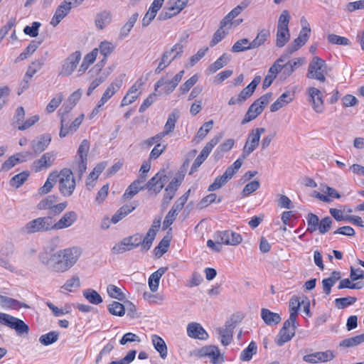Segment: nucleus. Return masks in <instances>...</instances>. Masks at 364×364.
I'll use <instances>...</instances> for the list:
<instances>
[{
	"instance_id": "obj_33",
	"label": "nucleus",
	"mask_w": 364,
	"mask_h": 364,
	"mask_svg": "<svg viewBox=\"0 0 364 364\" xmlns=\"http://www.w3.org/2000/svg\"><path fill=\"white\" fill-rule=\"evenodd\" d=\"M270 37V31L267 29L262 28L260 30L255 38L250 42V48L252 49L259 48L264 44L267 39Z\"/></svg>"
},
{
	"instance_id": "obj_40",
	"label": "nucleus",
	"mask_w": 364,
	"mask_h": 364,
	"mask_svg": "<svg viewBox=\"0 0 364 364\" xmlns=\"http://www.w3.org/2000/svg\"><path fill=\"white\" fill-rule=\"evenodd\" d=\"M178 117V113L174 111L168 115V119L164 125V129L161 132V134H164V136L173 131Z\"/></svg>"
},
{
	"instance_id": "obj_59",
	"label": "nucleus",
	"mask_w": 364,
	"mask_h": 364,
	"mask_svg": "<svg viewBox=\"0 0 364 364\" xmlns=\"http://www.w3.org/2000/svg\"><path fill=\"white\" fill-rule=\"evenodd\" d=\"M198 76L197 74L191 77L187 80L183 85L179 87V92L181 95H185L198 82Z\"/></svg>"
},
{
	"instance_id": "obj_44",
	"label": "nucleus",
	"mask_w": 364,
	"mask_h": 364,
	"mask_svg": "<svg viewBox=\"0 0 364 364\" xmlns=\"http://www.w3.org/2000/svg\"><path fill=\"white\" fill-rule=\"evenodd\" d=\"M188 0H170L167 4V9L179 14L186 6Z\"/></svg>"
},
{
	"instance_id": "obj_16",
	"label": "nucleus",
	"mask_w": 364,
	"mask_h": 364,
	"mask_svg": "<svg viewBox=\"0 0 364 364\" xmlns=\"http://www.w3.org/2000/svg\"><path fill=\"white\" fill-rule=\"evenodd\" d=\"M236 323L237 321H234L233 318H231L225 322L224 328L220 327L216 329L217 333L221 338L220 341L223 346H228L231 343L232 331L235 328Z\"/></svg>"
},
{
	"instance_id": "obj_15",
	"label": "nucleus",
	"mask_w": 364,
	"mask_h": 364,
	"mask_svg": "<svg viewBox=\"0 0 364 364\" xmlns=\"http://www.w3.org/2000/svg\"><path fill=\"white\" fill-rule=\"evenodd\" d=\"M125 74H121L108 86L98 102V107H102L122 87Z\"/></svg>"
},
{
	"instance_id": "obj_4",
	"label": "nucleus",
	"mask_w": 364,
	"mask_h": 364,
	"mask_svg": "<svg viewBox=\"0 0 364 364\" xmlns=\"http://www.w3.org/2000/svg\"><path fill=\"white\" fill-rule=\"evenodd\" d=\"M272 95V92H267L256 100L248 108L241 124H247L259 115L262 112L264 107L269 103Z\"/></svg>"
},
{
	"instance_id": "obj_19",
	"label": "nucleus",
	"mask_w": 364,
	"mask_h": 364,
	"mask_svg": "<svg viewBox=\"0 0 364 364\" xmlns=\"http://www.w3.org/2000/svg\"><path fill=\"white\" fill-rule=\"evenodd\" d=\"M51 141L50 134H45L36 137L31 143V147L36 155L43 152Z\"/></svg>"
},
{
	"instance_id": "obj_46",
	"label": "nucleus",
	"mask_w": 364,
	"mask_h": 364,
	"mask_svg": "<svg viewBox=\"0 0 364 364\" xmlns=\"http://www.w3.org/2000/svg\"><path fill=\"white\" fill-rule=\"evenodd\" d=\"M83 296L92 304H99L102 302V296L94 289H88L83 291Z\"/></svg>"
},
{
	"instance_id": "obj_35",
	"label": "nucleus",
	"mask_w": 364,
	"mask_h": 364,
	"mask_svg": "<svg viewBox=\"0 0 364 364\" xmlns=\"http://www.w3.org/2000/svg\"><path fill=\"white\" fill-rule=\"evenodd\" d=\"M154 348L159 353L162 358L167 357V346L165 341L159 336L153 335L151 337Z\"/></svg>"
},
{
	"instance_id": "obj_57",
	"label": "nucleus",
	"mask_w": 364,
	"mask_h": 364,
	"mask_svg": "<svg viewBox=\"0 0 364 364\" xmlns=\"http://www.w3.org/2000/svg\"><path fill=\"white\" fill-rule=\"evenodd\" d=\"M257 346L254 341H252L247 348L243 350L240 354V359L243 361L250 360L252 355L257 352Z\"/></svg>"
},
{
	"instance_id": "obj_26",
	"label": "nucleus",
	"mask_w": 364,
	"mask_h": 364,
	"mask_svg": "<svg viewBox=\"0 0 364 364\" xmlns=\"http://www.w3.org/2000/svg\"><path fill=\"white\" fill-rule=\"evenodd\" d=\"M31 155L30 152L18 153L14 156H10L3 164L2 169L9 171L16 164L26 161L28 156Z\"/></svg>"
},
{
	"instance_id": "obj_29",
	"label": "nucleus",
	"mask_w": 364,
	"mask_h": 364,
	"mask_svg": "<svg viewBox=\"0 0 364 364\" xmlns=\"http://www.w3.org/2000/svg\"><path fill=\"white\" fill-rule=\"evenodd\" d=\"M261 317L264 322L268 326L277 325L282 321V318L279 314L272 312L264 308L261 309Z\"/></svg>"
},
{
	"instance_id": "obj_54",
	"label": "nucleus",
	"mask_w": 364,
	"mask_h": 364,
	"mask_svg": "<svg viewBox=\"0 0 364 364\" xmlns=\"http://www.w3.org/2000/svg\"><path fill=\"white\" fill-rule=\"evenodd\" d=\"M357 301V298L354 296H347L336 299L334 301L335 306L338 309H343L348 306L353 305Z\"/></svg>"
},
{
	"instance_id": "obj_5",
	"label": "nucleus",
	"mask_w": 364,
	"mask_h": 364,
	"mask_svg": "<svg viewBox=\"0 0 364 364\" xmlns=\"http://www.w3.org/2000/svg\"><path fill=\"white\" fill-rule=\"evenodd\" d=\"M58 197L55 195H50L42 199L37 205L38 210H48V215L51 216L59 215L68 206V202L56 203Z\"/></svg>"
},
{
	"instance_id": "obj_6",
	"label": "nucleus",
	"mask_w": 364,
	"mask_h": 364,
	"mask_svg": "<svg viewBox=\"0 0 364 364\" xmlns=\"http://www.w3.org/2000/svg\"><path fill=\"white\" fill-rule=\"evenodd\" d=\"M327 65L326 62L318 56L313 58L309 65L307 77L315 79L321 82L326 81L325 75L327 74Z\"/></svg>"
},
{
	"instance_id": "obj_9",
	"label": "nucleus",
	"mask_w": 364,
	"mask_h": 364,
	"mask_svg": "<svg viewBox=\"0 0 364 364\" xmlns=\"http://www.w3.org/2000/svg\"><path fill=\"white\" fill-rule=\"evenodd\" d=\"M0 323L14 329L18 335L29 332V327L23 321L7 314L0 313Z\"/></svg>"
},
{
	"instance_id": "obj_20",
	"label": "nucleus",
	"mask_w": 364,
	"mask_h": 364,
	"mask_svg": "<svg viewBox=\"0 0 364 364\" xmlns=\"http://www.w3.org/2000/svg\"><path fill=\"white\" fill-rule=\"evenodd\" d=\"M335 357L331 350H326L323 352H315L314 353L305 355L303 360L305 362L310 363H318L319 362L330 361Z\"/></svg>"
},
{
	"instance_id": "obj_25",
	"label": "nucleus",
	"mask_w": 364,
	"mask_h": 364,
	"mask_svg": "<svg viewBox=\"0 0 364 364\" xmlns=\"http://www.w3.org/2000/svg\"><path fill=\"white\" fill-rule=\"evenodd\" d=\"M71 9V6L69 5L68 6L67 4H65L63 1L58 7L57 8L54 16H53L50 24L55 27L57 26L60 22L69 13V11Z\"/></svg>"
},
{
	"instance_id": "obj_31",
	"label": "nucleus",
	"mask_w": 364,
	"mask_h": 364,
	"mask_svg": "<svg viewBox=\"0 0 364 364\" xmlns=\"http://www.w3.org/2000/svg\"><path fill=\"white\" fill-rule=\"evenodd\" d=\"M280 70H282V65H278L277 63H276L273 64L270 67L268 74L264 77L263 81L262 88L264 90L268 88L272 85L274 80L276 78L277 75Z\"/></svg>"
},
{
	"instance_id": "obj_7",
	"label": "nucleus",
	"mask_w": 364,
	"mask_h": 364,
	"mask_svg": "<svg viewBox=\"0 0 364 364\" xmlns=\"http://www.w3.org/2000/svg\"><path fill=\"white\" fill-rule=\"evenodd\" d=\"M265 132L263 127L255 128L250 132L242 149V157L246 159L259 146L261 135Z\"/></svg>"
},
{
	"instance_id": "obj_58",
	"label": "nucleus",
	"mask_w": 364,
	"mask_h": 364,
	"mask_svg": "<svg viewBox=\"0 0 364 364\" xmlns=\"http://www.w3.org/2000/svg\"><path fill=\"white\" fill-rule=\"evenodd\" d=\"M38 43L32 41L25 50L16 58L15 62L17 63L20 60L26 59L30 55L33 54L38 47Z\"/></svg>"
},
{
	"instance_id": "obj_39",
	"label": "nucleus",
	"mask_w": 364,
	"mask_h": 364,
	"mask_svg": "<svg viewBox=\"0 0 364 364\" xmlns=\"http://www.w3.org/2000/svg\"><path fill=\"white\" fill-rule=\"evenodd\" d=\"M301 302L299 297L294 296L289 300V317L291 322H296Z\"/></svg>"
},
{
	"instance_id": "obj_34",
	"label": "nucleus",
	"mask_w": 364,
	"mask_h": 364,
	"mask_svg": "<svg viewBox=\"0 0 364 364\" xmlns=\"http://www.w3.org/2000/svg\"><path fill=\"white\" fill-rule=\"evenodd\" d=\"M98 48H95L92 52L87 53L78 70L79 75H82L87 70L90 64L93 63L97 56Z\"/></svg>"
},
{
	"instance_id": "obj_24",
	"label": "nucleus",
	"mask_w": 364,
	"mask_h": 364,
	"mask_svg": "<svg viewBox=\"0 0 364 364\" xmlns=\"http://www.w3.org/2000/svg\"><path fill=\"white\" fill-rule=\"evenodd\" d=\"M308 93L313 103L314 109L318 113L322 112L323 109V102L321 97V92L316 87H310L308 89Z\"/></svg>"
},
{
	"instance_id": "obj_28",
	"label": "nucleus",
	"mask_w": 364,
	"mask_h": 364,
	"mask_svg": "<svg viewBox=\"0 0 364 364\" xmlns=\"http://www.w3.org/2000/svg\"><path fill=\"white\" fill-rule=\"evenodd\" d=\"M294 93L290 91L284 92L273 104L270 106V111L277 112L285 105L289 104L293 100Z\"/></svg>"
},
{
	"instance_id": "obj_38",
	"label": "nucleus",
	"mask_w": 364,
	"mask_h": 364,
	"mask_svg": "<svg viewBox=\"0 0 364 364\" xmlns=\"http://www.w3.org/2000/svg\"><path fill=\"white\" fill-rule=\"evenodd\" d=\"M138 17L139 14L137 12L133 14L127 22L121 28L119 33V38L121 39L126 38L129 35L132 28L136 22Z\"/></svg>"
},
{
	"instance_id": "obj_3",
	"label": "nucleus",
	"mask_w": 364,
	"mask_h": 364,
	"mask_svg": "<svg viewBox=\"0 0 364 364\" xmlns=\"http://www.w3.org/2000/svg\"><path fill=\"white\" fill-rule=\"evenodd\" d=\"M53 229L52 218L50 216L40 217L27 223L22 231L31 235L36 232H47Z\"/></svg>"
},
{
	"instance_id": "obj_13",
	"label": "nucleus",
	"mask_w": 364,
	"mask_h": 364,
	"mask_svg": "<svg viewBox=\"0 0 364 364\" xmlns=\"http://www.w3.org/2000/svg\"><path fill=\"white\" fill-rule=\"evenodd\" d=\"M80 59L81 53L80 51L73 53L64 60L59 75L62 76L70 75L77 68Z\"/></svg>"
},
{
	"instance_id": "obj_50",
	"label": "nucleus",
	"mask_w": 364,
	"mask_h": 364,
	"mask_svg": "<svg viewBox=\"0 0 364 364\" xmlns=\"http://www.w3.org/2000/svg\"><path fill=\"white\" fill-rule=\"evenodd\" d=\"M250 42L247 38H242L235 43L231 48V51L232 53H239L251 50L252 48L250 47Z\"/></svg>"
},
{
	"instance_id": "obj_62",
	"label": "nucleus",
	"mask_w": 364,
	"mask_h": 364,
	"mask_svg": "<svg viewBox=\"0 0 364 364\" xmlns=\"http://www.w3.org/2000/svg\"><path fill=\"white\" fill-rule=\"evenodd\" d=\"M144 190V187L138 186L134 182H132L127 188L123 197L125 199H130L138 193L139 191Z\"/></svg>"
},
{
	"instance_id": "obj_42",
	"label": "nucleus",
	"mask_w": 364,
	"mask_h": 364,
	"mask_svg": "<svg viewBox=\"0 0 364 364\" xmlns=\"http://www.w3.org/2000/svg\"><path fill=\"white\" fill-rule=\"evenodd\" d=\"M58 178V176H57V173H51L48 176L44 185L39 188L38 193L41 195H44L49 193L54 186L55 183L57 182Z\"/></svg>"
},
{
	"instance_id": "obj_43",
	"label": "nucleus",
	"mask_w": 364,
	"mask_h": 364,
	"mask_svg": "<svg viewBox=\"0 0 364 364\" xmlns=\"http://www.w3.org/2000/svg\"><path fill=\"white\" fill-rule=\"evenodd\" d=\"M222 137L223 134L221 133L214 136L210 141H208L205 144V146L203 147L199 155L206 159L210 153L211 152L212 149L220 141Z\"/></svg>"
},
{
	"instance_id": "obj_30",
	"label": "nucleus",
	"mask_w": 364,
	"mask_h": 364,
	"mask_svg": "<svg viewBox=\"0 0 364 364\" xmlns=\"http://www.w3.org/2000/svg\"><path fill=\"white\" fill-rule=\"evenodd\" d=\"M167 269V267H160L149 277V286L152 292H155L158 290L160 279L165 274Z\"/></svg>"
},
{
	"instance_id": "obj_21",
	"label": "nucleus",
	"mask_w": 364,
	"mask_h": 364,
	"mask_svg": "<svg viewBox=\"0 0 364 364\" xmlns=\"http://www.w3.org/2000/svg\"><path fill=\"white\" fill-rule=\"evenodd\" d=\"M55 154L53 151L46 152L33 163V168L36 172L41 171L52 166Z\"/></svg>"
},
{
	"instance_id": "obj_8",
	"label": "nucleus",
	"mask_w": 364,
	"mask_h": 364,
	"mask_svg": "<svg viewBox=\"0 0 364 364\" xmlns=\"http://www.w3.org/2000/svg\"><path fill=\"white\" fill-rule=\"evenodd\" d=\"M183 50V46L178 43L174 45L170 50L165 51L161 57V60L155 70V73L159 74L171 63L177 58H180Z\"/></svg>"
},
{
	"instance_id": "obj_1",
	"label": "nucleus",
	"mask_w": 364,
	"mask_h": 364,
	"mask_svg": "<svg viewBox=\"0 0 364 364\" xmlns=\"http://www.w3.org/2000/svg\"><path fill=\"white\" fill-rule=\"evenodd\" d=\"M81 254L80 249L77 247L56 252L55 247H46L38 254V259L50 272L64 273L76 264Z\"/></svg>"
},
{
	"instance_id": "obj_45",
	"label": "nucleus",
	"mask_w": 364,
	"mask_h": 364,
	"mask_svg": "<svg viewBox=\"0 0 364 364\" xmlns=\"http://www.w3.org/2000/svg\"><path fill=\"white\" fill-rule=\"evenodd\" d=\"M0 306L4 308L16 307L17 306L25 308L28 307V306L26 304H21L16 299L3 295H0Z\"/></svg>"
},
{
	"instance_id": "obj_27",
	"label": "nucleus",
	"mask_w": 364,
	"mask_h": 364,
	"mask_svg": "<svg viewBox=\"0 0 364 364\" xmlns=\"http://www.w3.org/2000/svg\"><path fill=\"white\" fill-rule=\"evenodd\" d=\"M112 13L108 10H103L97 13L95 18V26L99 30H102L107 25L111 23Z\"/></svg>"
},
{
	"instance_id": "obj_32",
	"label": "nucleus",
	"mask_w": 364,
	"mask_h": 364,
	"mask_svg": "<svg viewBox=\"0 0 364 364\" xmlns=\"http://www.w3.org/2000/svg\"><path fill=\"white\" fill-rule=\"evenodd\" d=\"M230 60V56L227 53H223L218 59L208 66L207 70L209 73L213 74L225 66Z\"/></svg>"
},
{
	"instance_id": "obj_11",
	"label": "nucleus",
	"mask_w": 364,
	"mask_h": 364,
	"mask_svg": "<svg viewBox=\"0 0 364 364\" xmlns=\"http://www.w3.org/2000/svg\"><path fill=\"white\" fill-rule=\"evenodd\" d=\"M296 328V322H291L289 318L285 321L275 338L276 344L278 346H282L285 343L291 341L295 335Z\"/></svg>"
},
{
	"instance_id": "obj_63",
	"label": "nucleus",
	"mask_w": 364,
	"mask_h": 364,
	"mask_svg": "<svg viewBox=\"0 0 364 364\" xmlns=\"http://www.w3.org/2000/svg\"><path fill=\"white\" fill-rule=\"evenodd\" d=\"M327 38L328 41L332 44L342 46H349L350 44L349 39L336 34H329Z\"/></svg>"
},
{
	"instance_id": "obj_37",
	"label": "nucleus",
	"mask_w": 364,
	"mask_h": 364,
	"mask_svg": "<svg viewBox=\"0 0 364 364\" xmlns=\"http://www.w3.org/2000/svg\"><path fill=\"white\" fill-rule=\"evenodd\" d=\"M136 207L135 205H124L121 207L112 218V223H117L122 218L126 217L129 213H132Z\"/></svg>"
},
{
	"instance_id": "obj_61",
	"label": "nucleus",
	"mask_w": 364,
	"mask_h": 364,
	"mask_svg": "<svg viewBox=\"0 0 364 364\" xmlns=\"http://www.w3.org/2000/svg\"><path fill=\"white\" fill-rule=\"evenodd\" d=\"M156 234L154 232V229H149L146 236L142 241V249L145 251L149 250L155 239Z\"/></svg>"
},
{
	"instance_id": "obj_47",
	"label": "nucleus",
	"mask_w": 364,
	"mask_h": 364,
	"mask_svg": "<svg viewBox=\"0 0 364 364\" xmlns=\"http://www.w3.org/2000/svg\"><path fill=\"white\" fill-rule=\"evenodd\" d=\"M109 312L114 316H123L125 314V306L118 301H112L107 306Z\"/></svg>"
},
{
	"instance_id": "obj_49",
	"label": "nucleus",
	"mask_w": 364,
	"mask_h": 364,
	"mask_svg": "<svg viewBox=\"0 0 364 364\" xmlns=\"http://www.w3.org/2000/svg\"><path fill=\"white\" fill-rule=\"evenodd\" d=\"M306 221L308 225L306 230L307 232L312 233L318 230L320 220L316 215L309 213L307 215Z\"/></svg>"
},
{
	"instance_id": "obj_2",
	"label": "nucleus",
	"mask_w": 364,
	"mask_h": 364,
	"mask_svg": "<svg viewBox=\"0 0 364 364\" xmlns=\"http://www.w3.org/2000/svg\"><path fill=\"white\" fill-rule=\"evenodd\" d=\"M58 176L59 192L65 197H70L73 193L76 183L72 171L69 168H63Z\"/></svg>"
},
{
	"instance_id": "obj_55",
	"label": "nucleus",
	"mask_w": 364,
	"mask_h": 364,
	"mask_svg": "<svg viewBox=\"0 0 364 364\" xmlns=\"http://www.w3.org/2000/svg\"><path fill=\"white\" fill-rule=\"evenodd\" d=\"M28 171H23L13 176L9 183L11 186L18 188L28 179Z\"/></svg>"
},
{
	"instance_id": "obj_22",
	"label": "nucleus",
	"mask_w": 364,
	"mask_h": 364,
	"mask_svg": "<svg viewBox=\"0 0 364 364\" xmlns=\"http://www.w3.org/2000/svg\"><path fill=\"white\" fill-rule=\"evenodd\" d=\"M98 50H100V53L104 56V58L100 63L96 64L92 70V71L95 70L97 73L101 71L105 65V62L107 60V57L114 51V46L112 43L105 41L100 43ZM90 72H91V70Z\"/></svg>"
},
{
	"instance_id": "obj_36",
	"label": "nucleus",
	"mask_w": 364,
	"mask_h": 364,
	"mask_svg": "<svg viewBox=\"0 0 364 364\" xmlns=\"http://www.w3.org/2000/svg\"><path fill=\"white\" fill-rule=\"evenodd\" d=\"M290 33L289 28H277L276 46L282 48L289 41Z\"/></svg>"
},
{
	"instance_id": "obj_14",
	"label": "nucleus",
	"mask_w": 364,
	"mask_h": 364,
	"mask_svg": "<svg viewBox=\"0 0 364 364\" xmlns=\"http://www.w3.org/2000/svg\"><path fill=\"white\" fill-rule=\"evenodd\" d=\"M214 237L220 239V242L227 245H237L242 240L240 234L231 230L218 231L215 233Z\"/></svg>"
},
{
	"instance_id": "obj_23",
	"label": "nucleus",
	"mask_w": 364,
	"mask_h": 364,
	"mask_svg": "<svg viewBox=\"0 0 364 364\" xmlns=\"http://www.w3.org/2000/svg\"><path fill=\"white\" fill-rule=\"evenodd\" d=\"M188 336L192 338L207 340L208 334L200 323H190L187 326Z\"/></svg>"
},
{
	"instance_id": "obj_17",
	"label": "nucleus",
	"mask_w": 364,
	"mask_h": 364,
	"mask_svg": "<svg viewBox=\"0 0 364 364\" xmlns=\"http://www.w3.org/2000/svg\"><path fill=\"white\" fill-rule=\"evenodd\" d=\"M84 118V114H82L78 117H77L70 125H68L67 123V119L65 118V113L62 114L61 120H60V137L63 138L65 137L69 133H73L76 132L80 125L81 124Z\"/></svg>"
},
{
	"instance_id": "obj_41",
	"label": "nucleus",
	"mask_w": 364,
	"mask_h": 364,
	"mask_svg": "<svg viewBox=\"0 0 364 364\" xmlns=\"http://www.w3.org/2000/svg\"><path fill=\"white\" fill-rule=\"evenodd\" d=\"M302 64V59L300 58H295L293 60L288 61L287 63L282 65L283 69V75L285 77L289 76L294 70Z\"/></svg>"
},
{
	"instance_id": "obj_12",
	"label": "nucleus",
	"mask_w": 364,
	"mask_h": 364,
	"mask_svg": "<svg viewBox=\"0 0 364 364\" xmlns=\"http://www.w3.org/2000/svg\"><path fill=\"white\" fill-rule=\"evenodd\" d=\"M260 81L261 77L259 75L255 76L252 81L240 92L237 97H232L230 99L228 105H234L245 102L248 97L252 95Z\"/></svg>"
},
{
	"instance_id": "obj_10",
	"label": "nucleus",
	"mask_w": 364,
	"mask_h": 364,
	"mask_svg": "<svg viewBox=\"0 0 364 364\" xmlns=\"http://www.w3.org/2000/svg\"><path fill=\"white\" fill-rule=\"evenodd\" d=\"M192 355L197 358L208 357L213 364H220L224 362L223 354L215 346H205L193 350Z\"/></svg>"
},
{
	"instance_id": "obj_64",
	"label": "nucleus",
	"mask_w": 364,
	"mask_h": 364,
	"mask_svg": "<svg viewBox=\"0 0 364 364\" xmlns=\"http://www.w3.org/2000/svg\"><path fill=\"white\" fill-rule=\"evenodd\" d=\"M90 150V143L87 139H84L82 141L81 144L79 146L77 150V156H79V159H87V154Z\"/></svg>"
},
{
	"instance_id": "obj_53",
	"label": "nucleus",
	"mask_w": 364,
	"mask_h": 364,
	"mask_svg": "<svg viewBox=\"0 0 364 364\" xmlns=\"http://www.w3.org/2000/svg\"><path fill=\"white\" fill-rule=\"evenodd\" d=\"M107 291L108 295L112 299L119 301H123L125 299V295L121 289L114 284H109L107 287Z\"/></svg>"
},
{
	"instance_id": "obj_18",
	"label": "nucleus",
	"mask_w": 364,
	"mask_h": 364,
	"mask_svg": "<svg viewBox=\"0 0 364 364\" xmlns=\"http://www.w3.org/2000/svg\"><path fill=\"white\" fill-rule=\"evenodd\" d=\"M77 220V214L75 211H68L53 225V230H62L73 225Z\"/></svg>"
},
{
	"instance_id": "obj_48",
	"label": "nucleus",
	"mask_w": 364,
	"mask_h": 364,
	"mask_svg": "<svg viewBox=\"0 0 364 364\" xmlns=\"http://www.w3.org/2000/svg\"><path fill=\"white\" fill-rule=\"evenodd\" d=\"M364 342V333L358 335L352 338H348L343 340L340 343V346L346 348H350L358 346L359 344Z\"/></svg>"
},
{
	"instance_id": "obj_60",
	"label": "nucleus",
	"mask_w": 364,
	"mask_h": 364,
	"mask_svg": "<svg viewBox=\"0 0 364 364\" xmlns=\"http://www.w3.org/2000/svg\"><path fill=\"white\" fill-rule=\"evenodd\" d=\"M159 176V173H156L151 179H149V181L144 185V189L152 191L156 194L159 193L161 191L159 185H158Z\"/></svg>"
},
{
	"instance_id": "obj_51",
	"label": "nucleus",
	"mask_w": 364,
	"mask_h": 364,
	"mask_svg": "<svg viewBox=\"0 0 364 364\" xmlns=\"http://www.w3.org/2000/svg\"><path fill=\"white\" fill-rule=\"evenodd\" d=\"M171 240V237L168 235H166L163 237L158 246L154 250L156 255L161 257L168 251Z\"/></svg>"
},
{
	"instance_id": "obj_56",
	"label": "nucleus",
	"mask_w": 364,
	"mask_h": 364,
	"mask_svg": "<svg viewBox=\"0 0 364 364\" xmlns=\"http://www.w3.org/2000/svg\"><path fill=\"white\" fill-rule=\"evenodd\" d=\"M161 87H163L162 90L166 95H169L176 88L169 80H165L164 78H161L156 82L155 84V91H157Z\"/></svg>"
},
{
	"instance_id": "obj_52",
	"label": "nucleus",
	"mask_w": 364,
	"mask_h": 364,
	"mask_svg": "<svg viewBox=\"0 0 364 364\" xmlns=\"http://www.w3.org/2000/svg\"><path fill=\"white\" fill-rule=\"evenodd\" d=\"M59 333L56 331H50L46 334H43L40 336L39 342L43 346H49L58 339Z\"/></svg>"
}]
</instances>
